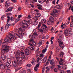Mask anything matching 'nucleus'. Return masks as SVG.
<instances>
[{
	"label": "nucleus",
	"mask_w": 73,
	"mask_h": 73,
	"mask_svg": "<svg viewBox=\"0 0 73 73\" xmlns=\"http://www.w3.org/2000/svg\"><path fill=\"white\" fill-rule=\"evenodd\" d=\"M41 23L40 22L39 23V25H38L37 27L36 28V29H38V30H39V29L40 28V27H41Z\"/></svg>",
	"instance_id": "nucleus-27"
},
{
	"label": "nucleus",
	"mask_w": 73,
	"mask_h": 73,
	"mask_svg": "<svg viewBox=\"0 0 73 73\" xmlns=\"http://www.w3.org/2000/svg\"><path fill=\"white\" fill-rule=\"evenodd\" d=\"M65 71L64 70H61L60 71V73H65Z\"/></svg>",
	"instance_id": "nucleus-61"
},
{
	"label": "nucleus",
	"mask_w": 73,
	"mask_h": 73,
	"mask_svg": "<svg viewBox=\"0 0 73 73\" xmlns=\"http://www.w3.org/2000/svg\"><path fill=\"white\" fill-rule=\"evenodd\" d=\"M64 54V53L62 51L60 53V54L59 55V57H63V55Z\"/></svg>",
	"instance_id": "nucleus-18"
},
{
	"label": "nucleus",
	"mask_w": 73,
	"mask_h": 73,
	"mask_svg": "<svg viewBox=\"0 0 73 73\" xmlns=\"http://www.w3.org/2000/svg\"><path fill=\"white\" fill-rule=\"evenodd\" d=\"M70 27H73V22H71L70 23Z\"/></svg>",
	"instance_id": "nucleus-36"
},
{
	"label": "nucleus",
	"mask_w": 73,
	"mask_h": 73,
	"mask_svg": "<svg viewBox=\"0 0 73 73\" xmlns=\"http://www.w3.org/2000/svg\"><path fill=\"white\" fill-rule=\"evenodd\" d=\"M62 21V17H61L59 19V22H61Z\"/></svg>",
	"instance_id": "nucleus-43"
},
{
	"label": "nucleus",
	"mask_w": 73,
	"mask_h": 73,
	"mask_svg": "<svg viewBox=\"0 0 73 73\" xmlns=\"http://www.w3.org/2000/svg\"><path fill=\"white\" fill-rule=\"evenodd\" d=\"M33 19L35 21L34 22V24L35 25H36L38 24V22L37 21V20H38V18L36 17H34Z\"/></svg>",
	"instance_id": "nucleus-8"
},
{
	"label": "nucleus",
	"mask_w": 73,
	"mask_h": 73,
	"mask_svg": "<svg viewBox=\"0 0 73 73\" xmlns=\"http://www.w3.org/2000/svg\"><path fill=\"white\" fill-rule=\"evenodd\" d=\"M53 12L54 13H57V10L56 9H53Z\"/></svg>",
	"instance_id": "nucleus-35"
},
{
	"label": "nucleus",
	"mask_w": 73,
	"mask_h": 73,
	"mask_svg": "<svg viewBox=\"0 0 73 73\" xmlns=\"http://www.w3.org/2000/svg\"><path fill=\"white\" fill-rule=\"evenodd\" d=\"M39 55H40V53L38 52H37L36 54V57H38L39 56Z\"/></svg>",
	"instance_id": "nucleus-54"
},
{
	"label": "nucleus",
	"mask_w": 73,
	"mask_h": 73,
	"mask_svg": "<svg viewBox=\"0 0 73 73\" xmlns=\"http://www.w3.org/2000/svg\"><path fill=\"white\" fill-rule=\"evenodd\" d=\"M59 46L62 49H63V48H64V47L65 46L64 45H61L60 44L59 45Z\"/></svg>",
	"instance_id": "nucleus-34"
},
{
	"label": "nucleus",
	"mask_w": 73,
	"mask_h": 73,
	"mask_svg": "<svg viewBox=\"0 0 73 73\" xmlns=\"http://www.w3.org/2000/svg\"><path fill=\"white\" fill-rule=\"evenodd\" d=\"M16 19L15 18L14 19V18H13L12 17H11L10 19V20L11 21H14V20H15Z\"/></svg>",
	"instance_id": "nucleus-31"
},
{
	"label": "nucleus",
	"mask_w": 73,
	"mask_h": 73,
	"mask_svg": "<svg viewBox=\"0 0 73 73\" xmlns=\"http://www.w3.org/2000/svg\"><path fill=\"white\" fill-rule=\"evenodd\" d=\"M46 20L44 19H43L41 20V23L44 24L46 23Z\"/></svg>",
	"instance_id": "nucleus-25"
},
{
	"label": "nucleus",
	"mask_w": 73,
	"mask_h": 73,
	"mask_svg": "<svg viewBox=\"0 0 73 73\" xmlns=\"http://www.w3.org/2000/svg\"><path fill=\"white\" fill-rule=\"evenodd\" d=\"M21 55L23 57V58H25V55H24V52L23 50H21Z\"/></svg>",
	"instance_id": "nucleus-16"
},
{
	"label": "nucleus",
	"mask_w": 73,
	"mask_h": 73,
	"mask_svg": "<svg viewBox=\"0 0 73 73\" xmlns=\"http://www.w3.org/2000/svg\"><path fill=\"white\" fill-rule=\"evenodd\" d=\"M49 19L50 21H51L52 23H54V19L52 17H50Z\"/></svg>",
	"instance_id": "nucleus-17"
},
{
	"label": "nucleus",
	"mask_w": 73,
	"mask_h": 73,
	"mask_svg": "<svg viewBox=\"0 0 73 73\" xmlns=\"http://www.w3.org/2000/svg\"><path fill=\"white\" fill-rule=\"evenodd\" d=\"M62 65V67L63 68V69H66V65H64V64H63V65Z\"/></svg>",
	"instance_id": "nucleus-28"
},
{
	"label": "nucleus",
	"mask_w": 73,
	"mask_h": 73,
	"mask_svg": "<svg viewBox=\"0 0 73 73\" xmlns=\"http://www.w3.org/2000/svg\"><path fill=\"white\" fill-rule=\"evenodd\" d=\"M4 17H5V15H4L2 16V17H1V20H3V19H4Z\"/></svg>",
	"instance_id": "nucleus-58"
},
{
	"label": "nucleus",
	"mask_w": 73,
	"mask_h": 73,
	"mask_svg": "<svg viewBox=\"0 0 73 73\" xmlns=\"http://www.w3.org/2000/svg\"><path fill=\"white\" fill-rule=\"evenodd\" d=\"M54 60L53 59H52L51 60H50V64L52 65L53 64V62H54Z\"/></svg>",
	"instance_id": "nucleus-38"
},
{
	"label": "nucleus",
	"mask_w": 73,
	"mask_h": 73,
	"mask_svg": "<svg viewBox=\"0 0 73 73\" xmlns=\"http://www.w3.org/2000/svg\"><path fill=\"white\" fill-rule=\"evenodd\" d=\"M29 41L30 42H31L32 41H33V45H35V46L36 45V42L35 41H34V40H33V38H31L30 39V40H29Z\"/></svg>",
	"instance_id": "nucleus-10"
},
{
	"label": "nucleus",
	"mask_w": 73,
	"mask_h": 73,
	"mask_svg": "<svg viewBox=\"0 0 73 73\" xmlns=\"http://www.w3.org/2000/svg\"><path fill=\"white\" fill-rule=\"evenodd\" d=\"M51 30L52 31V33H55V31L54 30L53 27H52Z\"/></svg>",
	"instance_id": "nucleus-41"
},
{
	"label": "nucleus",
	"mask_w": 73,
	"mask_h": 73,
	"mask_svg": "<svg viewBox=\"0 0 73 73\" xmlns=\"http://www.w3.org/2000/svg\"><path fill=\"white\" fill-rule=\"evenodd\" d=\"M56 50L58 51V52H59V51H60V48L58 47H57L56 48Z\"/></svg>",
	"instance_id": "nucleus-63"
},
{
	"label": "nucleus",
	"mask_w": 73,
	"mask_h": 73,
	"mask_svg": "<svg viewBox=\"0 0 73 73\" xmlns=\"http://www.w3.org/2000/svg\"><path fill=\"white\" fill-rule=\"evenodd\" d=\"M27 72L28 73V72H30V73H32V71H31V69H28L27 70Z\"/></svg>",
	"instance_id": "nucleus-46"
},
{
	"label": "nucleus",
	"mask_w": 73,
	"mask_h": 73,
	"mask_svg": "<svg viewBox=\"0 0 73 73\" xmlns=\"http://www.w3.org/2000/svg\"><path fill=\"white\" fill-rule=\"evenodd\" d=\"M53 23V22H52L50 21H48L47 22V23L48 25H51V24H52Z\"/></svg>",
	"instance_id": "nucleus-19"
},
{
	"label": "nucleus",
	"mask_w": 73,
	"mask_h": 73,
	"mask_svg": "<svg viewBox=\"0 0 73 73\" xmlns=\"http://www.w3.org/2000/svg\"><path fill=\"white\" fill-rule=\"evenodd\" d=\"M70 17H71V19H72V21L71 22H73V16H71Z\"/></svg>",
	"instance_id": "nucleus-60"
},
{
	"label": "nucleus",
	"mask_w": 73,
	"mask_h": 73,
	"mask_svg": "<svg viewBox=\"0 0 73 73\" xmlns=\"http://www.w3.org/2000/svg\"><path fill=\"white\" fill-rule=\"evenodd\" d=\"M33 35L35 36H37V32H34Z\"/></svg>",
	"instance_id": "nucleus-51"
},
{
	"label": "nucleus",
	"mask_w": 73,
	"mask_h": 73,
	"mask_svg": "<svg viewBox=\"0 0 73 73\" xmlns=\"http://www.w3.org/2000/svg\"><path fill=\"white\" fill-rule=\"evenodd\" d=\"M27 21L28 22L27 23H29V24H32V21L29 18H28L27 19Z\"/></svg>",
	"instance_id": "nucleus-21"
},
{
	"label": "nucleus",
	"mask_w": 73,
	"mask_h": 73,
	"mask_svg": "<svg viewBox=\"0 0 73 73\" xmlns=\"http://www.w3.org/2000/svg\"><path fill=\"white\" fill-rule=\"evenodd\" d=\"M36 17H40L41 16V14L40 13H37L36 14Z\"/></svg>",
	"instance_id": "nucleus-24"
},
{
	"label": "nucleus",
	"mask_w": 73,
	"mask_h": 73,
	"mask_svg": "<svg viewBox=\"0 0 73 73\" xmlns=\"http://www.w3.org/2000/svg\"><path fill=\"white\" fill-rule=\"evenodd\" d=\"M5 6L7 7V6H9L10 5V3H7V1H6L5 2Z\"/></svg>",
	"instance_id": "nucleus-29"
},
{
	"label": "nucleus",
	"mask_w": 73,
	"mask_h": 73,
	"mask_svg": "<svg viewBox=\"0 0 73 73\" xmlns=\"http://www.w3.org/2000/svg\"><path fill=\"white\" fill-rule=\"evenodd\" d=\"M21 62H19V59L17 58V60L14 61H13L12 62V66L13 67H16L17 66V65H21Z\"/></svg>",
	"instance_id": "nucleus-3"
},
{
	"label": "nucleus",
	"mask_w": 73,
	"mask_h": 73,
	"mask_svg": "<svg viewBox=\"0 0 73 73\" xmlns=\"http://www.w3.org/2000/svg\"><path fill=\"white\" fill-rule=\"evenodd\" d=\"M6 67H5V66L3 64H0V68L1 69H4Z\"/></svg>",
	"instance_id": "nucleus-12"
},
{
	"label": "nucleus",
	"mask_w": 73,
	"mask_h": 73,
	"mask_svg": "<svg viewBox=\"0 0 73 73\" xmlns=\"http://www.w3.org/2000/svg\"><path fill=\"white\" fill-rule=\"evenodd\" d=\"M70 31V30L69 31L70 32H69V33H68V35L71 36H72V32L71 31Z\"/></svg>",
	"instance_id": "nucleus-39"
},
{
	"label": "nucleus",
	"mask_w": 73,
	"mask_h": 73,
	"mask_svg": "<svg viewBox=\"0 0 73 73\" xmlns=\"http://www.w3.org/2000/svg\"><path fill=\"white\" fill-rule=\"evenodd\" d=\"M38 3H39L40 4H43V3H44L43 0H38Z\"/></svg>",
	"instance_id": "nucleus-26"
},
{
	"label": "nucleus",
	"mask_w": 73,
	"mask_h": 73,
	"mask_svg": "<svg viewBox=\"0 0 73 73\" xmlns=\"http://www.w3.org/2000/svg\"><path fill=\"white\" fill-rule=\"evenodd\" d=\"M58 43L60 44L59 45H62V44H63V42H61V41H58Z\"/></svg>",
	"instance_id": "nucleus-48"
},
{
	"label": "nucleus",
	"mask_w": 73,
	"mask_h": 73,
	"mask_svg": "<svg viewBox=\"0 0 73 73\" xmlns=\"http://www.w3.org/2000/svg\"><path fill=\"white\" fill-rule=\"evenodd\" d=\"M9 39H5V42H9V40L10 41H12V40H13L14 38L13 37V35L11 34H10L9 36H7Z\"/></svg>",
	"instance_id": "nucleus-4"
},
{
	"label": "nucleus",
	"mask_w": 73,
	"mask_h": 73,
	"mask_svg": "<svg viewBox=\"0 0 73 73\" xmlns=\"http://www.w3.org/2000/svg\"><path fill=\"white\" fill-rule=\"evenodd\" d=\"M66 25H65V23L63 25L61 26V28H62V27H63V28H66Z\"/></svg>",
	"instance_id": "nucleus-30"
},
{
	"label": "nucleus",
	"mask_w": 73,
	"mask_h": 73,
	"mask_svg": "<svg viewBox=\"0 0 73 73\" xmlns=\"http://www.w3.org/2000/svg\"><path fill=\"white\" fill-rule=\"evenodd\" d=\"M29 48H27L26 49V50L25 51V53L26 55H28L29 54Z\"/></svg>",
	"instance_id": "nucleus-14"
},
{
	"label": "nucleus",
	"mask_w": 73,
	"mask_h": 73,
	"mask_svg": "<svg viewBox=\"0 0 73 73\" xmlns=\"http://www.w3.org/2000/svg\"><path fill=\"white\" fill-rule=\"evenodd\" d=\"M7 18L8 19L7 21V24L6 25V26H5V29L6 30H7V29H8L9 27V26L11 25V24H8V22L10 20V16L8 15L7 16Z\"/></svg>",
	"instance_id": "nucleus-5"
},
{
	"label": "nucleus",
	"mask_w": 73,
	"mask_h": 73,
	"mask_svg": "<svg viewBox=\"0 0 73 73\" xmlns=\"http://www.w3.org/2000/svg\"><path fill=\"white\" fill-rule=\"evenodd\" d=\"M62 38L61 37H60L59 38V39H58V41H62Z\"/></svg>",
	"instance_id": "nucleus-49"
},
{
	"label": "nucleus",
	"mask_w": 73,
	"mask_h": 73,
	"mask_svg": "<svg viewBox=\"0 0 73 73\" xmlns=\"http://www.w3.org/2000/svg\"><path fill=\"white\" fill-rule=\"evenodd\" d=\"M65 60L64 59L62 58L60 59V61H59V64L60 65H63V63L64 62H65Z\"/></svg>",
	"instance_id": "nucleus-9"
},
{
	"label": "nucleus",
	"mask_w": 73,
	"mask_h": 73,
	"mask_svg": "<svg viewBox=\"0 0 73 73\" xmlns=\"http://www.w3.org/2000/svg\"><path fill=\"white\" fill-rule=\"evenodd\" d=\"M51 15H52V16H53L54 17L57 16V14H56L53 13H51Z\"/></svg>",
	"instance_id": "nucleus-37"
},
{
	"label": "nucleus",
	"mask_w": 73,
	"mask_h": 73,
	"mask_svg": "<svg viewBox=\"0 0 73 73\" xmlns=\"http://www.w3.org/2000/svg\"><path fill=\"white\" fill-rule=\"evenodd\" d=\"M20 51L19 50H18L17 51V54H18V55H20Z\"/></svg>",
	"instance_id": "nucleus-44"
},
{
	"label": "nucleus",
	"mask_w": 73,
	"mask_h": 73,
	"mask_svg": "<svg viewBox=\"0 0 73 73\" xmlns=\"http://www.w3.org/2000/svg\"><path fill=\"white\" fill-rule=\"evenodd\" d=\"M69 31L68 30H66L64 31V33L65 36H68L69 35Z\"/></svg>",
	"instance_id": "nucleus-11"
},
{
	"label": "nucleus",
	"mask_w": 73,
	"mask_h": 73,
	"mask_svg": "<svg viewBox=\"0 0 73 73\" xmlns=\"http://www.w3.org/2000/svg\"><path fill=\"white\" fill-rule=\"evenodd\" d=\"M35 59L33 58L32 61V62H31V63L32 64H33L34 63H35Z\"/></svg>",
	"instance_id": "nucleus-52"
},
{
	"label": "nucleus",
	"mask_w": 73,
	"mask_h": 73,
	"mask_svg": "<svg viewBox=\"0 0 73 73\" xmlns=\"http://www.w3.org/2000/svg\"><path fill=\"white\" fill-rule=\"evenodd\" d=\"M22 23L23 24H26L27 26H28V25L27 24V23H25V20H24L23 22Z\"/></svg>",
	"instance_id": "nucleus-32"
},
{
	"label": "nucleus",
	"mask_w": 73,
	"mask_h": 73,
	"mask_svg": "<svg viewBox=\"0 0 73 73\" xmlns=\"http://www.w3.org/2000/svg\"><path fill=\"white\" fill-rule=\"evenodd\" d=\"M29 38H35L34 37V36L33 35H30L29 36Z\"/></svg>",
	"instance_id": "nucleus-40"
},
{
	"label": "nucleus",
	"mask_w": 73,
	"mask_h": 73,
	"mask_svg": "<svg viewBox=\"0 0 73 73\" xmlns=\"http://www.w3.org/2000/svg\"><path fill=\"white\" fill-rule=\"evenodd\" d=\"M6 58V56L4 54L2 55L1 56V58L3 60H5Z\"/></svg>",
	"instance_id": "nucleus-15"
},
{
	"label": "nucleus",
	"mask_w": 73,
	"mask_h": 73,
	"mask_svg": "<svg viewBox=\"0 0 73 73\" xmlns=\"http://www.w3.org/2000/svg\"><path fill=\"white\" fill-rule=\"evenodd\" d=\"M13 2V3H16L17 1L16 0H11Z\"/></svg>",
	"instance_id": "nucleus-62"
},
{
	"label": "nucleus",
	"mask_w": 73,
	"mask_h": 73,
	"mask_svg": "<svg viewBox=\"0 0 73 73\" xmlns=\"http://www.w3.org/2000/svg\"><path fill=\"white\" fill-rule=\"evenodd\" d=\"M39 31L41 33H43L44 32V31H43V30L42 29H39Z\"/></svg>",
	"instance_id": "nucleus-56"
},
{
	"label": "nucleus",
	"mask_w": 73,
	"mask_h": 73,
	"mask_svg": "<svg viewBox=\"0 0 73 73\" xmlns=\"http://www.w3.org/2000/svg\"><path fill=\"white\" fill-rule=\"evenodd\" d=\"M6 15H7V16H9V15L10 16V15H12V14L11 13H7L6 14Z\"/></svg>",
	"instance_id": "nucleus-57"
},
{
	"label": "nucleus",
	"mask_w": 73,
	"mask_h": 73,
	"mask_svg": "<svg viewBox=\"0 0 73 73\" xmlns=\"http://www.w3.org/2000/svg\"><path fill=\"white\" fill-rule=\"evenodd\" d=\"M16 57L17 59V58L18 59V61H19V62H20V61H21H21H24V59L25 58H23H23L21 57H20L19 58V57H17V56H16Z\"/></svg>",
	"instance_id": "nucleus-13"
},
{
	"label": "nucleus",
	"mask_w": 73,
	"mask_h": 73,
	"mask_svg": "<svg viewBox=\"0 0 73 73\" xmlns=\"http://www.w3.org/2000/svg\"><path fill=\"white\" fill-rule=\"evenodd\" d=\"M10 47L8 46L3 45L2 46V48L3 49L1 51V52L2 53H5L9 52V48Z\"/></svg>",
	"instance_id": "nucleus-2"
},
{
	"label": "nucleus",
	"mask_w": 73,
	"mask_h": 73,
	"mask_svg": "<svg viewBox=\"0 0 73 73\" xmlns=\"http://www.w3.org/2000/svg\"><path fill=\"white\" fill-rule=\"evenodd\" d=\"M38 69V68H37V67H36V66H35L34 67V70L35 71H37Z\"/></svg>",
	"instance_id": "nucleus-50"
},
{
	"label": "nucleus",
	"mask_w": 73,
	"mask_h": 73,
	"mask_svg": "<svg viewBox=\"0 0 73 73\" xmlns=\"http://www.w3.org/2000/svg\"><path fill=\"white\" fill-rule=\"evenodd\" d=\"M7 62L6 63V66L9 68H10L11 65L10 64L11 63V60L9 58H8L7 59Z\"/></svg>",
	"instance_id": "nucleus-6"
},
{
	"label": "nucleus",
	"mask_w": 73,
	"mask_h": 73,
	"mask_svg": "<svg viewBox=\"0 0 73 73\" xmlns=\"http://www.w3.org/2000/svg\"><path fill=\"white\" fill-rule=\"evenodd\" d=\"M12 10V8L9 7L7 10L6 12H11Z\"/></svg>",
	"instance_id": "nucleus-22"
},
{
	"label": "nucleus",
	"mask_w": 73,
	"mask_h": 73,
	"mask_svg": "<svg viewBox=\"0 0 73 73\" xmlns=\"http://www.w3.org/2000/svg\"><path fill=\"white\" fill-rule=\"evenodd\" d=\"M54 72H57V69L56 68H55L54 70Z\"/></svg>",
	"instance_id": "nucleus-59"
},
{
	"label": "nucleus",
	"mask_w": 73,
	"mask_h": 73,
	"mask_svg": "<svg viewBox=\"0 0 73 73\" xmlns=\"http://www.w3.org/2000/svg\"><path fill=\"white\" fill-rule=\"evenodd\" d=\"M25 26H23L21 27L19 29V31H18L19 34V35L17 34V36L19 38H22L24 35V32H23V31H24L25 30Z\"/></svg>",
	"instance_id": "nucleus-1"
},
{
	"label": "nucleus",
	"mask_w": 73,
	"mask_h": 73,
	"mask_svg": "<svg viewBox=\"0 0 73 73\" xmlns=\"http://www.w3.org/2000/svg\"><path fill=\"white\" fill-rule=\"evenodd\" d=\"M46 49L45 48V49H43L42 51V53H43V54H44V53H45L46 52Z\"/></svg>",
	"instance_id": "nucleus-33"
},
{
	"label": "nucleus",
	"mask_w": 73,
	"mask_h": 73,
	"mask_svg": "<svg viewBox=\"0 0 73 73\" xmlns=\"http://www.w3.org/2000/svg\"><path fill=\"white\" fill-rule=\"evenodd\" d=\"M62 33H63V32H62V31H61L60 32V34H58V36L61 37L62 36Z\"/></svg>",
	"instance_id": "nucleus-23"
},
{
	"label": "nucleus",
	"mask_w": 73,
	"mask_h": 73,
	"mask_svg": "<svg viewBox=\"0 0 73 73\" xmlns=\"http://www.w3.org/2000/svg\"><path fill=\"white\" fill-rule=\"evenodd\" d=\"M21 68H22V67H19V68L16 69L15 70H16V72H17V71H18V70H20V69H21Z\"/></svg>",
	"instance_id": "nucleus-47"
},
{
	"label": "nucleus",
	"mask_w": 73,
	"mask_h": 73,
	"mask_svg": "<svg viewBox=\"0 0 73 73\" xmlns=\"http://www.w3.org/2000/svg\"><path fill=\"white\" fill-rule=\"evenodd\" d=\"M26 66L27 67H31L32 66V65L31 64H27L26 65Z\"/></svg>",
	"instance_id": "nucleus-42"
},
{
	"label": "nucleus",
	"mask_w": 73,
	"mask_h": 73,
	"mask_svg": "<svg viewBox=\"0 0 73 73\" xmlns=\"http://www.w3.org/2000/svg\"><path fill=\"white\" fill-rule=\"evenodd\" d=\"M67 72L68 73H71V72H70V70H67Z\"/></svg>",
	"instance_id": "nucleus-64"
},
{
	"label": "nucleus",
	"mask_w": 73,
	"mask_h": 73,
	"mask_svg": "<svg viewBox=\"0 0 73 73\" xmlns=\"http://www.w3.org/2000/svg\"><path fill=\"white\" fill-rule=\"evenodd\" d=\"M46 61V58H44L43 60V63L45 62Z\"/></svg>",
	"instance_id": "nucleus-53"
},
{
	"label": "nucleus",
	"mask_w": 73,
	"mask_h": 73,
	"mask_svg": "<svg viewBox=\"0 0 73 73\" xmlns=\"http://www.w3.org/2000/svg\"><path fill=\"white\" fill-rule=\"evenodd\" d=\"M6 72L7 73H10L11 72V70L10 69H7L6 70Z\"/></svg>",
	"instance_id": "nucleus-45"
},
{
	"label": "nucleus",
	"mask_w": 73,
	"mask_h": 73,
	"mask_svg": "<svg viewBox=\"0 0 73 73\" xmlns=\"http://www.w3.org/2000/svg\"><path fill=\"white\" fill-rule=\"evenodd\" d=\"M38 45H42V41H40L39 42V43H38Z\"/></svg>",
	"instance_id": "nucleus-55"
},
{
	"label": "nucleus",
	"mask_w": 73,
	"mask_h": 73,
	"mask_svg": "<svg viewBox=\"0 0 73 73\" xmlns=\"http://www.w3.org/2000/svg\"><path fill=\"white\" fill-rule=\"evenodd\" d=\"M56 7L57 9H61L62 8V6L59 5H57L56 6Z\"/></svg>",
	"instance_id": "nucleus-20"
},
{
	"label": "nucleus",
	"mask_w": 73,
	"mask_h": 73,
	"mask_svg": "<svg viewBox=\"0 0 73 73\" xmlns=\"http://www.w3.org/2000/svg\"><path fill=\"white\" fill-rule=\"evenodd\" d=\"M28 45H30V46H29V47L27 48H29V51H30L31 50H34V46H33L32 44L29 43H28Z\"/></svg>",
	"instance_id": "nucleus-7"
}]
</instances>
